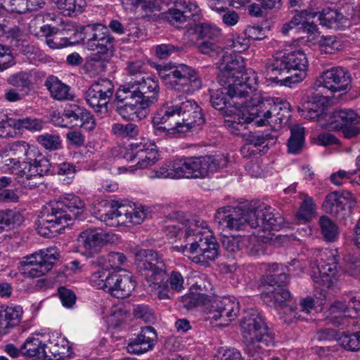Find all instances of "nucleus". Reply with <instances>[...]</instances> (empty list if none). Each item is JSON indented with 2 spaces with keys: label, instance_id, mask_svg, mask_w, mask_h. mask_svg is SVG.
I'll return each mask as SVG.
<instances>
[{
  "label": "nucleus",
  "instance_id": "nucleus-48",
  "mask_svg": "<svg viewBox=\"0 0 360 360\" xmlns=\"http://www.w3.org/2000/svg\"><path fill=\"white\" fill-rule=\"evenodd\" d=\"M168 275L165 274V278L162 280H148V285L150 288L151 292L160 300L169 299L170 288L168 285Z\"/></svg>",
  "mask_w": 360,
  "mask_h": 360
},
{
  "label": "nucleus",
  "instance_id": "nucleus-45",
  "mask_svg": "<svg viewBox=\"0 0 360 360\" xmlns=\"http://www.w3.org/2000/svg\"><path fill=\"white\" fill-rule=\"evenodd\" d=\"M332 122L336 123V127H339L360 123V116H359L354 110L350 109L334 111L332 115Z\"/></svg>",
  "mask_w": 360,
  "mask_h": 360
},
{
  "label": "nucleus",
  "instance_id": "nucleus-27",
  "mask_svg": "<svg viewBox=\"0 0 360 360\" xmlns=\"http://www.w3.org/2000/svg\"><path fill=\"white\" fill-rule=\"evenodd\" d=\"M157 340V333L152 326L142 328L141 333L131 339L127 346L129 353L141 354L151 349Z\"/></svg>",
  "mask_w": 360,
  "mask_h": 360
},
{
  "label": "nucleus",
  "instance_id": "nucleus-63",
  "mask_svg": "<svg viewBox=\"0 0 360 360\" xmlns=\"http://www.w3.org/2000/svg\"><path fill=\"white\" fill-rule=\"evenodd\" d=\"M183 50V47L172 44H161L155 47V54L160 59H166L173 53Z\"/></svg>",
  "mask_w": 360,
  "mask_h": 360
},
{
  "label": "nucleus",
  "instance_id": "nucleus-22",
  "mask_svg": "<svg viewBox=\"0 0 360 360\" xmlns=\"http://www.w3.org/2000/svg\"><path fill=\"white\" fill-rule=\"evenodd\" d=\"M223 88L213 91L210 94V103L213 108L219 111L223 112L225 115H228V111L226 110L227 106L235 107L238 109L242 107H249L245 101L241 102L236 101L235 99H246L250 96L249 90H247V95H230L228 93L229 86H223Z\"/></svg>",
  "mask_w": 360,
  "mask_h": 360
},
{
  "label": "nucleus",
  "instance_id": "nucleus-14",
  "mask_svg": "<svg viewBox=\"0 0 360 360\" xmlns=\"http://www.w3.org/2000/svg\"><path fill=\"white\" fill-rule=\"evenodd\" d=\"M214 238L212 233L207 228V224L204 221L191 220L188 222V228L185 233V244H181L180 247L176 246L179 251L195 254L198 252L201 244L210 240V238Z\"/></svg>",
  "mask_w": 360,
  "mask_h": 360
},
{
  "label": "nucleus",
  "instance_id": "nucleus-7",
  "mask_svg": "<svg viewBox=\"0 0 360 360\" xmlns=\"http://www.w3.org/2000/svg\"><path fill=\"white\" fill-rule=\"evenodd\" d=\"M159 75L176 91L193 92L202 86L198 72L192 67L179 64L169 69L159 70Z\"/></svg>",
  "mask_w": 360,
  "mask_h": 360
},
{
  "label": "nucleus",
  "instance_id": "nucleus-3",
  "mask_svg": "<svg viewBox=\"0 0 360 360\" xmlns=\"http://www.w3.org/2000/svg\"><path fill=\"white\" fill-rule=\"evenodd\" d=\"M217 81L221 86H228L230 95H247V90H256L257 75L252 70L243 71L241 57L233 54L222 56L218 66Z\"/></svg>",
  "mask_w": 360,
  "mask_h": 360
},
{
  "label": "nucleus",
  "instance_id": "nucleus-57",
  "mask_svg": "<svg viewBox=\"0 0 360 360\" xmlns=\"http://www.w3.org/2000/svg\"><path fill=\"white\" fill-rule=\"evenodd\" d=\"M0 8L10 13V18H18L19 22L22 19V0H0Z\"/></svg>",
  "mask_w": 360,
  "mask_h": 360
},
{
  "label": "nucleus",
  "instance_id": "nucleus-46",
  "mask_svg": "<svg viewBox=\"0 0 360 360\" xmlns=\"http://www.w3.org/2000/svg\"><path fill=\"white\" fill-rule=\"evenodd\" d=\"M0 37L8 40L13 49L19 48L22 44V32L16 25L8 27L4 24H0Z\"/></svg>",
  "mask_w": 360,
  "mask_h": 360
},
{
  "label": "nucleus",
  "instance_id": "nucleus-19",
  "mask_svg": "<svg viewBox=\"0 0 360 360\" xmlns=\"http://www.w3.org/2000/svg\"><path fill=\"white\" fill-rule=\"evenodd\" d=\"M195 157L176 159L167 166L160 168L156 172L158 178H193L198 179Z\"/></svg>",
  "mask_w": 360,
  "mask_h": 360
},
{
  "label": "nucleus",
  "instance_id": "nucleus-62",
  "mask_svg": "<svg viewBox=\"0 0 360 360\" xmlns=\"http://www.w3.org/2000/svg\"><path fill=\"white\" fill-rule=\"evenodd\" d=\"M301 20L302 13L295 15L289 22L283 24L281 32L284 35H292L294 39L295 35L300 32Z\"/></svg>",
  "mask_w": 360,
  "mask_h": 360
},
{
  "label": "nucleus",
  "instance_id": "nucleus-54",
  "mask_svg": "<svg viewBox=\"0 0 360 360\" xmlns=\"http://www.w3.org/2000/svg\"><path fill=\"white\" fill-rule=\"evenodd\" d=\"M316 205L310 198H305L301 203L296 213V219L299 222H306L312 219L315 214Z\"/></svg>",
  "mask_w": 360,
  "mask_h": 360
},
{
  "label": "nucleus",
  "instance_id": "nucleus-43",
  "mask_svg": "<svg viewBox=\"0 0 360 360\" xmlns=\"http://www.w3.org/2000/svg\"><path fill=\"white\" fill-rule=\"evenodd\" d=\"M311 15L313 18L319 15L320 24L328 27L335 28L344 18L341 13L329 7L323 9L321 13H312Z\"/></svg>",
  "mask_w": 360,
  "mask_h": 360
},
{
  "label": "nucleus",
  "instance_id": "nucleus-30",
  "mask_svg": "<svg viewBox=\"0 0 360 360\" xmlns=\"http://www.w3.org/2000/svg\"><path fill=\"white\" fill-rule=\"evenodd\" d=\"M327 319L333 325L337 326H349L353 319V313L350 304L344 301H335L328 309Z\"/></svg>",
  "mask_w": 360,
  "mask_h": 360
},
{
  "label": "nucleus",
  "instance_id": "nucleus-44",
  "mask_svg": "<svg viewBox=\"0 0 360 360\" xmlns=\"http://www.w3.org/2000/svg\"><path fill=\"white\" fill-rule=\"evenodd\" d=\"M121 207H123V214L117 221V226L120 224H126L130 223L132 224H140L146 217V213L143 210L132 209L121 204Z\"/></svg>",
  "mask_w": 360,
  "mask_h": 360
},
{
  "label": "nucleus",
  "instance_id": "nucleus-4",
  "mask_svg": "<svg viewBox=\"0 0 360 360\" xmlns=\"http://www.w3.org/2000/svg\"><path fill=\"white\" fill-rule=\"evenodd\" d=\"M240 326L245 349L249 356L254 357L275 345L274 333L257 310L247 311Z\"/></svg>",
  "mask_w": 360,
  "mask_h": 360
},
{
  "label": "nucleus",
  "instance_id": "nucleus-29",
  "mask_svg": "<svg viewBox=\"0 0 360 360\" xmlns=\"http://www.w3.org/2000/svg\"><path fill=\"white\" fill-rule=\"evenodd\" d=\"M352 195L348 191H334L328 194L323 202V210L338 217L341 212L345 211L347 206L350 207Z\"/></svg>",
  "mask_w": 360,
  "mask_h": 360
},
{
  "label": "nucleus",
  "instance_id": "nucleus-5",
  "mask_svg": "<svg viewBox=\"0 0 360 360\" xmlns=\"http://www.w3.org/2000/svg\"><path fill=\"white\" fill-rule=\"evenodd\" d=\"M85 30L86 47L89 50L96 51L91 60L101 63L107 61L113 54L115 38L107 28L101 24H89L82 27Z\"/></svg>",
  "mask_w": 360,
  "mask_h": 360
},
{
  "label": "nucleus",
  "instance_id": "nucleus-13",
  "mask_svg": "<svg viewBox=\"0 0 360 360\" xmlns=\"http://www.w3.org/2000/svg\"><path fill=\"white\" fill-rule=\"evenodd\" d=\"M319 257L316 267H312L311 278L318 287L329 288L335 281L338 259L332 250L326 249L320 252Z\"/></svg>",
  "mask_w": 360,
  "mask_h": 360
},
{
  "label": "nucleus",
  "instance_id": "nucleus-61",
  "mask_svg": "<svg viewBox=\"0 0 360 360\" xmlns=\"http://www.w3.org/2000/svg\"><path fill=\"white\" fill-rule=\"evenodd\" d=\"M82 27H77L72 22H68L62 29H60V31L64 32L67 37H74L77 41L75 44H77L85 39V30H82Z\"/></svg>",
  "mask_w": 360,
  "mask_h": 360
},
{
  "label": "nucleus",
  "instance_id": "nucleus-33",
  "mask_svg": "<svg viewBox=\"0 0 360 360\" xmlns=\"http://www.w3.org/2000/svg\"><path fill=\"white\" fill-rule=\"evenodd\" d=\"M27 146L24 158V171L31 172L33 169H39V172H49V161L39 153L37 147L29 144Z\"/></svg>",
  "mask_w": 360,
  "mask_h": 360
},
{
  "label": "nucleus",
  "instance_id": "nucleus-6",
  "mask_svg": "<svg viewBox=\"0 0 360 360\" xmlns=\"http://www.w3.org/2000/svg\"><path fill=\"white\" fill-rule=\"evenodd\" d=\"M169 106L176 120L177 134L193 131L205 122L201 108L194 101L187 100L180 103L171 102Z\"/></svg>",
  "mask_w": 360,
  "mask_h": 360
},
{
  "label": "nucleus",
  "instance_id": "nucleus-11",
  "mask_svg": "<svg viewBox=\"0 0 360 360\" xmlns=\"http://www.w3.org/2000/svg\"><path fill=\"white\" fill-rule=\"evenodd\" d=\"M135 265L146 281L162 280L167 274L166 265L162 257L151 249H140L135 252Z\"/></svg>",
  "mask_w": 360,
  "mask_h": 360
},
{
  "label": "nucleus",
  "instance_id": "nucleus-10",
  "mask_svg": "<svg viewBox=\"0 0 360 360\" xmlns=\"http://www.w3.org/2000/svg\"><path fill=\"white\" fill-rule=\"evenodd\" d=\"M246 108L247 110H238L231 120H225V126L232 134L242 136L245 133L243 131L248 128V124L255 122L257 126H263L271 117V109H267L263 102L256 106L249 105Z\"/></svg>",
  "mask_w": 360,
  "mask_h": 360
},
{
  "label": "nucleus",
  "instance_id": "nucleus-59",
  "mask_svg": "<svg viewBox=\"0 0 360 360\" xmlns=\"http://www.w3.org/2000/svg\"><path fill=\"white\" fill-rule=\"evenodd\" d=\"M309 99L302 104L303 106H308L309 108H314V110H322L323 113L325 112V106L328 103L329 98L328 96L322 95V93L316 92L312 93Z\"/></svg>",
  "mask_w": 360,
  "mask_h": 360
},
{
  "label": "nucleus",
  "instance_id": "nucleus-25",
  "mask_svg": "<svg viewBox=\"0 0 360 360\" xmlns=\"http://www.w3.org/2000/svg\"><path fill=\"white\" fill-rule=\"evenodd\" d=\"M108 240L109 234L101 228L86 229L79 234L78 238L79 246L89 256L97 252L99 248Z\"/></svg>",
  "mask_w": 360,
  "mask_h": 360
},
{
  "label": "nucleus",
  "instance_id": "nucleus-2",
  "mask_svg": "<svg viewBox=\"0 0 360 360\" xmlns=\"http://www.w3.org/2000/svg\"><path fill=\"white\" fill-rule=\"evenodd\" d=\"M271 79L281 85L290 86L307 77L308 60L302 51L277 52L265 65Z\"/></svg>",
  "mask_w": 360,
  "mask_h": 360
},
{
  "label": "nucleus",
  "instance_id": "nucleus-31",
  "mask_svg": "<svg viewBox=\"0 0 360 360\" xmlns=\"http://www.w3.org/2000/svg\"><path fill=\"white\" fill-rule=\"evenodd\" d=\"M40 31L41 36L46 37V43L51 49H59L75 45L77 41L74 37H67L65 33L60 31L59 28L49 25L40 27Z\"/></svg>",
  "mask_w": 360,
  "mask_h": 360
},
{
  "label": "nucleus",
  "instance_id": "nucleus-28",
  "mask_svg": "<svg viewBox=\"0 0 360 360\" xmlns=\"http://www.w3.org/2000/svg\"><path fill=\"white\" fill-rule=\"evenodd\" d=\"M110 284L108 293L116 298L124 299L134 290L136 282L130 274H120L113 271Z\"/></svg>",
  "mask_w": 360,
  "mask_h": 360
},
{
  "label": "nucleus",
  "instance_id": "nucleus-20",
  "mask_svg": "<svg viewBox=\"0 0 360 360\" xmlns=\"http://www.w3.org/2000/svg\"><path fill=\"white\" fill-rule=\"evenodd\" d=\"M124 158L127 161L137 160L136 165L139 169H143L156 162L158 153L154 146L136 141L129 145V148L127 149Z\"/></svg>",
  "mask_w": 360,
  "mask_h": 360
},
{
  "label": "nucleus",
  "instance_id": "nucleus-15",
  "mask_svg": "<svg viewBox=\"0 0 360 360\" xmlns=\"http://www.w3.org/2000/svg\"><path fill=\"white\" fill-rule=\"evenodd\" d=\"M244 144L240 153L244 158H250L267 153L270 141L274 143L275 136L262 131H248L243 134Z\"/></svg>",
  "mask_w": 360,
  "mask_h": 360
},
{
  "label": "nucleus",
  "instance_id": "nucleus-21",
  "mask_svg": "<svg viewBox=\"0 0 360 360\" xmlns=\"http://www.w3.org/2000/svg\"><path fill=\"white\" fill-rule=\"evenodd\" d=\"M123 209L121 204L103 199L95 200L90 206L91 214L110 226H117V221Z\"/></svg>",
  "mask_w": 360,
  "mask_h": 360
},
{
  "label": "nucleus",
  "instance_id": "nucleus-8",
  "mask_svg": "<svg viewBox=\"0 0 360 360\" xmlns=\"http://www.w3.org/2000/svg\"><path fill=\"white\" fill-rule=\"evenodd\" d=\"M278 264H272L269 269V274L262 279L261 286L263 290L261 297L264 302L270 304H281L289 300L290 292L283 288L289 281V276L285 272L277 274Z\"/></svg>",
  "mask_w": 360,
  "mask_h": 360
},
{
  "label": "nucleus",
  "instance_id": "nucleus-49",
  "mask_svg": "<svg viewBox=\"0 0 360 360\" xmlns=\"http://www.w3.org/2000/svg\"><path fill=\"white\" fill-rule=\"evenodd\" d=\"M112 272L108 269H102L92 274L90 278L91 285L107 292L110 287V280L112 279Z\"/></svg>",
  "mask_w": 360,
  "mask_h": 360
},
{
  "label": "nucleus",
  "instance_id": "nucleus-50",
  "mask_svg": "<svg viewBox=\"0 0 360 360\" xmlns=\"http://www.w3.org/2000/svg\"><path fill=\"white\" fill-rule=\"evenodd\" d=\"M191 221V220L167 221L164 226V231L171 238H178L179 240H181L183 238L185 240V233L188 228V222Z\"/></svg>",
  "mask_w": 360,
  "mask_h": 360
},
{
  "label": "nucleus",
  "instance_id": "nucleus-60",
  "mask_svg": "<svg viewBox=\"0 0 360 360\" xmlns=\"http://www.w3.org/2000/svg\"><path fill=\"white\" fill-rule=\"evenodd\" d=\"M84 109L77 105H70L64 108L63 116L69 120L72 126L77 127L81 122V116H82Z\"/></svg>",
  "mask_w": 360,
  "mask_h": 360
},
{
  "label": "nucleus",
  "instance_id": "nucleus-36",
  "mask_svg": "<svg viewBox=\"0 0 360 360\" xmlns=\"http://www.w3.org/2000/svg\"><path fill=\"white\" fill-rule=\"evenodd\" d=\"M349 326L356 328L352 329L351 333L349 331L342 332L341 337H339L338 343L345 349L359 352L360 351V319L352 320V323Z\"/></svg>",
  "mask_w": 360,
  "mask_h": 360
},
{
  "label": "nucleus",
  "instance_id": "nucleus-37",
  "mask_svg": "<svg viewBox=\"0 0 360 360\" xmlns=\"http://www.w3.org/2000/svg\"><path fill=\"white\" fill-rule=\"evenodd\" d=\"M115 111L124 119L134 120L142 119L147 115L146 110L142 109L136 102H115Z\"/></svg>",
  "mask_w": 360,
  "mask_h": 360
},
{
  "label": "nucleus",
  "instance_id": "nucleus-55",
  "mask_svg": "<svg viewBox=\"0 0 360 360\" xmlns=\"http://www.w3.org/2000/svg\"><path fill=\"white\" fill-rule=\"evenodd\" d=\"M37 142L45 149L53 151L62 148V141L59 135L56 134L45 133L37 138Z\"/></svg>",
  "mask_w": 360,
  "mask_h": 360
},
{
  "label": "nucleus",
  "instance_id": "nucleus-47",
  "mask_svg": "<svg viewBox=\"0 0 360 360\" xmlns=\"http://www.w3.org/2000/svg\"><path fill=\"white\" fill-rule=\"evenodd\" d=\"M54 3L61 13L69 16L81 13L85 4L84 0H54Z\"/></svg>",
  "mask_w": 360,
  "mask_h": 360
},
{
  "label": "nucleus",
  "instance_id": "nucleus-16",
  "mask_svg": "<svg viewBox=\"0 0 360 360\" xmlns=\"http://www.w3.org/2000/svg\"><path fill=\"white\" fill-rule=\"evenodd\" d=\"M207 314L209 319L221 321V324L228 325L234 320L240 310L238 301L234 297H224L219 300L210 301Z\"/></svg>",
  "mask_w": 360,
  "mask_h": 360
},
{
  "label": "nucleus",
  "instance_id": "nucleus-40",
  "mask_svg": "<svg viewBox=\"0 0 360 360\" xmlns=\"http://www.w3.org/2000/svg\"><path fill=\"white\" fill-rule=\"evenodd\" d=\"M304 145V128L294 125L290 128V136L288 140V151L290 153H300Z\"/></svg>",
  "mask_w": 360,
  "mask_h": 360
},
{
  "label": "nucleus",
  "instance_id": "nucleus-18",
  "mask_svg": "<svg viewBox=\"0 0 360 360\" xmlns=\"http://www.w3.org/2000/svg\"><path fill=\"white\" fill-rule=\"evenodd\" d=\"M200 12L196 4L186 0H176L174 6L167 12V18L169 23L177 28H186L188 21Z\"/></svg>",
  "mask_w": 360,
  "mask_h": 360
},
{
  "label": "nucleus",
  "instance_id": "nucleus-35",
  "mask_svg": "<svg viewBox=\"0 0 360 360\" xmlns=\"http://www.w3.org/2000/svg\"><path fill=\"white\" fill-rule=\"evenodd\" d=\"M205 244H201L198 249V252L193 257V262L205 265L209 264L210 261H214L219 255V244L215 237L210 238Z\"/></svg>",
  "mask_w": 360,
  "mask_h": 360
},
{
  "label": "nucleus",
  "instance_id": "nucleus-34",
  "mask_svg": "<svg viewBox=\"0 0 360 360\" xmlns=\"http://www.w3.org/2000/svg\"><path fill=\"white\" fill-rule=\"evenodd\" d=\"M195 168H197L195 176L198 179L205 178L210 173L217 172L226 165V160L222 157L205 155L195 157Z\"/></svg>",
  "mask_w": 360,
  "mask_h": 360
},
{
  "label": "nucleus",
  "instance_id": "nucleus-12",
  "mask_svg": "<svg viewBox=\"0 0 360 360\" xmlns=\"http://www.w3.org/2000/svg\"><path fill=\"white\" fill-rule=\"evenodd\" d=\"M59 258L56 248H49L24 257V276L40 277L49 272Z\"/></svg>",
  "mask_w": 360,
  "mask_h": 360
},
{
  "label": "nucleus",
  "instance_id": "nucleus-1",
  "mask_svg": "<svg viewBox=\"0 0 360 360\" xmlns=\"http://www.w3.org/2000/svg\"><path fill=\"white\" fill-rule=\"evenodd\" d=\"M84 202L74 194H66L45 206L39 217L38 233L53 238L60 233L69 221L77 219L84 211Z\"/></svg>",
  "mask_w": 360,
  "mask_h": 360
},
{
  "label": "nucleus",
  "instance_id": "nucleus-53",
  "mask_svg": "<svg viewBox=\"0 0 360 360\" xmlns=\"http://www.w3.org/2000/svg\"><path fill=\"white\" fill-rule=\"evenodd\" d=\"M319 225L325 240L329 242L335 240L338 234L336 224L329 217L322 216L319 219Z\"/></svg>",
  "mask_w": 360,
  "mask_h": 360
},
{
  "label": "nucleus",
  "instance_id": "nucleus-51",
  "mask_svg": "<svg viewBox=\"0 0 360 360\" xmlns=\"http://www.w3.org/2000/svg\"><path fill=\"white\" fill-rule=\"evenodd\" d=\"M98 91L90 87L85 93V99L86 103L94 109L95 112L101 115L106 114L108 106L105 104L101 96L97 93Z\"/></svg>",
  "mask_w": 360,
  "mask_h": 360
},
{
  "label": "nucleus",
  "instance_id": "nucleus-9",
  "mask_svg": "<svg viewBox=\"0 0 360 360\" xmlns=\"http://www.w3.org/2000/svg\"><path fill=\"white\" fill-rule=\"evenodd\" d=\"M254 205L245 208L242 206H226L218 209L214 221L231 230H244L248 226L256 229L258 221L252 217Z\"/></svg>",
  "mask_w": 360,
  "mask_h": 360
},
{
  "label": "nucleus",
  "instance_id": "nucleus-38",
  "mask_svg": "<svg viewBox=\"0 0 360 360\" xmlns=\"http://www.w3.org/2000/svg\"><path fill=\"white\" fill-rule=\"evenodd\" d=\"M46 86L49 91L51 97L58 101L72 100V95L70 93V87L58 80L56 77H51L46 80Z\"/></svg>",
  "mask_w": 360,
  "mask_h": 360
},
{
  "label": "nucleus",
  "instance_id": "nucleus-56",
  "mask_svg": "<svg viewBox=\"0 0 360 360\" xmlns=\"http://www.w3.org/2000/svg\"><path fill=\"white\" fill-rule=\"evenodd\" d=\"M195 32L198 37L203 41H219L221 36L219 29L207 24H201L197 26Z\"/></svg>",
  "mask_w": 360,
  "mask_h": 360
},
{
  "label": "nucleus",
  "instance_id": "nucleus-23",
  "mask_svg": "<svg viewBox=\"0 0 360 360\" xmlns=\"http://www.w3.org/2000/svg\"><path fill=\"white\" fill-rule=\"evenodd\" d=\"M139 98V105L142 109H148L155 104L159 97L160 86L158 80L152 77H141L134 79Z\"/></svg>",
  "mask_w": 360,
  "mask_h": 360
},
{
  "label": "nucleus",
  "instance_id": "nucleus-41",
  "mask_svg": "<svg viewBox=\"0 0 360 360\" xmlns=\"http://www.w3.org/2000/svg\"><path fill=\"white\" fill-rule=\"evenodd\" d=\"M46 347L39 338H28L24 342V356L44 359Z\"/></svg>",
  "mask_w": 360,
  "mask_h": 360
},
{
  "label": "nucleus",
  "instance_id": "nucleus-52",
  "mask_svg": "<svg viewBox=\"0 0 360 360\" xmlns=\"http://www.w3.org/2000/svg\"><path fill=\"white\" fill-rule=\"evenodd\" d=\"M320 51L324 53L333 54L342 48V43L336 36H321L318 42Z\"/></svg>",
  "mask_w": 360,
  "mask_h": 360
},
{
  "label": "nucleus",
  "instance_id": "nucleus-17",
  "mask_svg": "<svg viewBox=\"0 0 360 360\" xmlns=\"http://www.w3.org/2000/svg\"><path fill=\"white\" fill-rule=\"evenodd\" d=\"M351 75L341 67L332 68L322 72L318 86H322L333 93L346 91L351 88Z\"/></svg>",
  "mask_w": 360,
  "mask_h": 360
},
{
  "label": "nucleus",
  "instance_id": "nucleus-64",
  "mask_svg": "<svg viewBox=\"0 0 360 360\" xmlns=\"http://www.w3.org/2000/svg\"><path fill=\"white\" fill-rule=\"evenodd\" d=\"M213 360H243L240 352L235 348H219Z\"/></svg>",
  "mask_w": 360,
  "mask_h": 360
},
{
  "label": "nucleus",
  "instance_id": "nucleus-58",
  "mask_svg": "<svg viewBox=\"0 0 360 360\" xmlns=\"http://www.w3.org/2000/svg\"><path fill=\"white\" fill-rule=\"evenodd\" d=\"M112 133L122 138H133L138 135L139 128L136 124L133 123H128L127 124L115 123L112 127Z\"/></svg>",
  "mask_w": 360,
  "mask_h": 360
},
{
  "label": "nucleus",
  "instance_id": "nucleus-24",
  "mask_svg": "<svg viewBox=\"0 0 360 360\" xmlns=\"http://www.w3.org/2000/svg\"><path fill=\"white\" fill-rule=\"evenodd\" d=\"M252 217L258 221V226L263 231H278L284 223V219L279 214L276 216L272 208L264 203L254 205Z\"/></svg>",
  "mask_w": 360,
  "mask_h": 360
},
{
  "label": "nucleus",
  "instance_id": "nucleus-42",
  "mask_svg": "<svg viewBox=\"0 0 360 360\" xmlns=\"http://www.w3.org/2000/svg\"><path fill=\"white\" fill-rule=\"evenodd\" d=\"M70 347L63 340L60 342H50L48 346V351L45 350V360H63L69 356Z\"/></svg>",
  "mask_w": 360,
  "mask_h": 360
},
{
  "label": "nucleus",
  "instance_id": "nucleus-39",
  "mask_svg": "<svg viewBox=\"0 0 360 360\" xmlns=\"http://www.w3.org/2000/svg\"><path fill=\"white\" fill-rule=\"evenodd\" d=\"M134 79L120 86L115 93V102H136L139 103L137 87Z\"/></svg>",
  "mask_w": 360,
  "mask_h": 360
},
{
  "label": "nucleus",
  "instance_id": "nucleus-32",
  "mask_svg": "<svg viewBox=\"0 0 360 360\" xmlns=\"http://www.w3.org/2000/svg\"><path fill=\"white\" fill-rule=\"evenodd\" d=\"M22 315V308L20 306H0V336L7 334L10 328L18 326Z\"/></svg>",
  "mask_w": 360,
  "mask_h": 360
},
{
  "label": "nucleus",
  "instance_id": "nucleus-26",
  "mask_svg": "<svg viewBox=\"0 0 360 360\" xmlns=\"http://www.w3.org/2000/svg\"><path fill=\"white\" fill-rule=\"evenodd\" d=\"M172 115L169 102L165 103L157 110L152 119V124L155 135L161 136L169 133L177 134L176 120Z\"/></svg>",
  "mask_w": 360,
  "mask_h": 360
}]
</instances>
